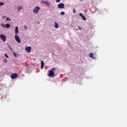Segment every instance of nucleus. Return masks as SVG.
<instances>
[{"instance_id": "nucleus-8", "label": "nucleus", "mask_w": 127, "mask_h": 127, "mask_svg": "<svg viewBox=\"0 0 127 127\" xmlns=\"http://www.w3.org/2000/svg\"><path fill=\"white\" fill-rule=\"evenodd\" d=\"M79 16H81L82 19H83L84 20H87V19L86 18V17H85V16H84V15H83V14H82V13H79Z\"/></svg>"}, {"instance_id": "nucleus-17", "label": "nucleus", "mask_w": 127, "mask_h": 127, "mask_svg": "<svg viewBox=\"0 0 127 127\" xmlns=\"http://www.w3.org/2000/svg\"><path fill=\"white\" fill-rule=\"evenodd\" d=\"M10 20H11V19H10V18H9V17H7L6 19V21H10Z\"/></svg>"}, {"instance_id": "nucleus-3", "label": "nucleus", "mask_w": 127, "mask_h": 127, "mask_svg": "<svg viewBox=\"0 0 127 127\" xmlns=\"http://www.w3.org/2000/svg\"><path fill=\"white\" fill-rule=\"evenodd\" d=\"M64 6H65V5H64V3H60V4H59L58 5V8L63 9V8H64Z\"/></svg>"}, {"instance_id": "nucleus-6", "label": "nucleus", "mask_w": 127, "mask_h": 127, "mask_svg": "<svg viewBox=\"0 0 127 127\" xmlns=\"http://www.w3.org/2000/svg\"><path fill=\"white\" fill-rule=\"evenodd\" d=\"M25 51H27V53H30V51H31V47H26Z\"/></svg>"}, {"instance_id": "nucleus-10", "label": "nucleus", "mask_w": 127, "mask_h": 127, "mask_svg": "<svg viewBox=\"0 0 127 127\" xmlns=\"http://www.w3.org/2000/svg\"><path fill=\"white\" fill-rule=\"evenodd\" d=\"M44 67V62L43 61H41V68L42 69Z\"/></svg>"}, {"instance_id": "nucleus-7", "label": "nucleus", "mask_w": 127, "mask_h": 127, "mask_svg": "<svg viewBox=\"0 0 127 127\" xmlns=\"http://www.w3.org/2000/svg\"><path fill=\"white\" fill-rule=\"evenodd\" d=\"M49 73L48 74V76H49L50 77H52V76H54V74H55L54 73V71L49 70Z\"/></svg>"}, {"instance_id": "nucleus-24", "label": "nucleus", "mask_w": 127, "mask_h": 127, "mask_svg": "<svg viewBox=\"0 0 127 127\" xmlns=\"http://www.w3.org/2000/svg\"><path fill=\"white\" fill-rule=\"evenodd\" d=\"M5 57H6V58H8V56H7V55H6V54H5Z\"/></svg>"}, {"instance_id": "nucleus-9", "label": "nucleus", "mask_w": 127, "mask_h": 127, "mask_svg": "<svg viewBox=\"0 0 127 127\" xmlns=\"http://www.w3.org/2000/svg\"><path fill=\"white\" fill-rule=\"evenodd\" d=\"M15 33L16 34H18V27H17V26L15 27Z\"/></svg>"}, {"instance_id": "nucleus-20", "label": "nucleus", "mask_w": 127, "mask_h": 127, "mask_svg": "<svg viewBox=\"0 0 127 127\" xmlns=\"http://www.w3.org/2000/svg\"><path fill=\"white\" fill-rule=\"evenodd\" d=\"M7 46L9 47V49L11 50V51H12V49L11 48V47H10V46H9V45H7Z\"/></svg>"}, {"instance_id": "nucleus-13", "label": "nucleus", "mask_w": 127, "mask_h": 127, "mask_svg": "<svg viewBox=\"0 0 127 127\" xmlns=\"http://www.w3.org/2000/svg\"><path fill=\"white\" fill-rule=\"evenodd\" d=\"M5 27H6V28H9L10 27V25L8 23L6 24Z\"/></svg>"}, {"instance_id": "nucleus-25", "label": "nucleus", "mask_w": 127, "mask_h": 127, "mask_svg": "<svg viewBox=\"0 0 127 127\" xmlns=\"http://www.w3.org/2000/svg\"><path fill=\"white\" fill-rule=\"evenodd\" d=\"M56 2H60V0H56Z\"/></svg>"}, {"instance_id": "nucleus-19", "label": "nucleus", "mask_w": 127, "mask_h": 127, "mask_svg": "<svg viewBox=\"0 0 127 127\" xmlns=\"http://www.w3.org/2000/svg\"><path fill=\"white\" fill-rule=\"evenodd\" d=\"M3 4H4V3H3L2 2H0V6L1 5H3Z\"/></svg>"}, {"instance_id": "nucleus-2", "label": "nucleus", "mask_w": 127, "mask_h": 127, "mask_svg": "<svg viewBox=\"0 0 127 127\" xmlns=\"http://www.w3.org/2000/svg\"><path fill=\"white\" fill-rule=\"evenodd\" d=\"M0 38L2 40V41H3V42H5V41H6V37H5L4 35L1 34L0 35Z\"/></svg>"}, {"instance_id": "nucleus-12", "label": "nucleus", "mask_w": 127, "mask_h": 127, "mask_svg": "<svg viewBox=\"0 0 127 127\" xmlns=\"http://www.w3.org/2000/svg\"><path fill=\"white\" fill-rule=\"evenodd\" d=\"M89 57H90L91 58H95L94 57V54H93V53H91L90 54H89Z\"/></svg>"}, {"instance_id": "nucleus-16", "label": "nucleus", "mask_w": 127, "mask_h": 127, "mask_svg": "<svg viewBox=\"0 0 127 127\" xmlns=\"http://www.w3.org/2000/svg\"><path fill=\"white\" fill-rule=\"evenodd\" d=\"M20 9H22V6H19L18 7V11H19V10H20Z\"/></svg>"}, {"instance_id": "nucleus-29", "label": "nucleus", "mask_w": 127, "mask_h": 127, "mask_svg": "<svg viewBox=\"0 0 127 127\" xmlns=\"http://www.w3.org/2000/svg\"><path fill=\"white\" fill-rule=\"evenodd\" d=\"M80 1H82V0H79Z\"/></svg>"}, {"instance_id": "nucleus-22", "label": "nucleus", "mask_w": 127, "mask_h": 127, "mask_svg": "<svg viewBox=\"0 0 127 127\" xmlns=\"http://www.w3.org/2000/svg\"><path fill=\"white\" fill-rule=\"evenodd\" d=\"M13 55H14V56L15 57H16V53H13Z\"/></svg>"}, {"instance_id": "nucleus-14", "label": "nucleus", "mask_w": 127, "mask_h": 127, "mask_svg": "<svg viewBox=\"0 0 127 127\" xmlns=\"http://www.w3.org/2000/svg\"><path fill=\"white\" fill-rule=\"evenodd\" d=\"M42 2H44L45 4H47V5H50V4L48 1H42Z\"/></svg>"}, {"instance_id": "nucleus-11", "label": "nucleus", "mask_w": 127, "mask_h": 127, "mask_svg": "<svg viewBox=\"0 0 127 127\" xmlns=\"http://www.w3.org/2000/svg\"><path fill=\"white\" fill-rule=\"evenodd\" d=\"M55 28H58L59 27V25L57 22H55Z\"/></svg>"}, {"instance_id": "nucleus-4", "label": "nucleus", "mask_w": 127, "mask_h": 127, "mask_svg": "<svg viewBox=\"0 0 127 127\" xmlns=\"http://www.w3.org/2000/svg\"><path fill=\"white\" fill-rule=\"evenodd\" d=\"M15 39L17 42H18V43H20V39H19V37L17 36V35H15Z\"/></svg>"}, {"instance_id": "nucleus-23", "label": "nucleus", "mask_w": 127, "mask_h": 127, "mask_svg": "<svg viewBox=\"0 0 127 127\" xmlns=\"http://www.w3.org/2000/svg\"><path fill=\"white\" fill-rule=\"evenodd\" d=\"M73 13H76V10L75 9L73 10Z\"/></svg>"}, {"instance_id": "nucleus-26", "label": "nucleus", "mask_w": 127, "mask_h": 127, "mask_svg": "<svg viewBox=\"0 0 127 127\" xmlns=\"http://www.w3.org/2000/svg\"><path fill=\"white\" fill-rule=\"evenodd\" d=\"M24 28H25V29H27V27H26V26H24Z\"/></svg>"}, {"instance_id": "nucleus-1", "label": "nucleus", "mask_w": 127, "mask_h": 127, "mask_svg": "<svg viewBox=\"0 0 127 127\" xmlns=\"http://www.w3.org/2000/svg\"><path fill=\"white\" fill-rule=\"evenodd\" d=\"M39 10H40V7L38 6H36L33 10V12H34V13H38Z\"/></svg>"}, {"instance_id": "nucleus-21", "label": "nucleus", "mask_w": 127, "mask_h": 127, "mask_svg": "<svg viewBox=\"0 0 127 127\" xmlns=\"http://www.w3.org/2000/svg\"><path fill=\"white\" fill-rule=\"evenodd\" d=\"M1 26H2V27H4V28H5V26L4 24H1Z\"/></svg>"}, {"instance_id": "nucleus-15", "label": "nucleus", "mask_w": 127, "mask_h": 127, "mask_svg": "<svg viewBox=\"0 0 127 127\" xmlns=\"http://www.w3.org/2000/svg\"><path fill=\"white\" fill-rule=\"evenodd\" d=\"M55 70H56V67H53L51 69V71H53V72H54V71H55Z\"/></svg>"}, {"instance_id": "nucleus-5", "label": "nucleus", "mask_w": 127, "mask_h": 127, "mask_svg": "<svg viewBox=\"0 0 127 127\" xmlns=\"http://www.w3.org/2000/svg\"><path fill=\"white\" fill-rule=\"evenodd\" d=\"M17 76H18L17 73H12L10 77H11V79H15V78H16V77H17Z\"/></svg>"}, {"instance_id": "nucleus-27", "label": "nucleus", "mask_w": 127, "mask_h": 127, "mask_svg": "<svg viewBox=\"0 0 127 127\" xmlns=\"http://www.w3.org/2000/svg\"><path fill=\"white\" fill-rule=\"evenodd\" d=\"M4 62H7V60L6 59L4 60Z\"/></svg>"}, {"instance_id": "nucleus-28", "label": "nucleus", "mask_w": 127, "mask_h": 127, "mask_svg": "<svg viewBox=\"0 0 127 127\" xmlns=\"http://www.w3.org/2000/svg\"><path fill=\"white\" fill-rule=\"evenodd\" d=\"M78 29H79V30H81V27H78Z\"/></svg>"}, {"instance_id": "nucleus-18", "label": "nucleus", "mask_w": 127, "mask_h": 127, "mask_svg": "<svg viewBox=\"0 0 127 127\" xmlns=\"http://www.w3.org/2000/svg\"><path fill=\"white\" fill-rule=\"evenodd\" d=\"M64 14H65L64 12L62 11L61 12V15H64Z\"/></svg>"}]
</instances>
